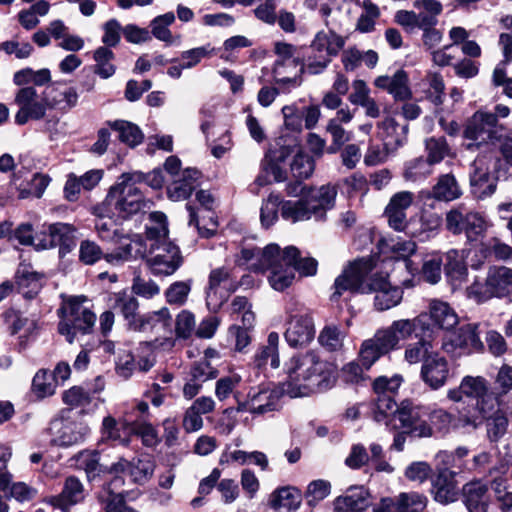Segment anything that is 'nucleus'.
<instances>
[{"label":"nucleus","mask_w":512,"mask_h":512,"mask_svg":"<svg viewBox=\"0 0 512 512\" xmlns=\"http://www.w3.org/2000/svg\"><path fill=\"white\" fill-rule=\"evenodd\" d=\"M284 369L287 379L283 385L287 386V394L292 398L324 392L336 382L337 366L320 359L314 350L295 354L285 363Z\"/></svg>","instance_id":"1"},{"label":"nucleus","mask_w":512,"mask_h":512,"mask_svg":"<svg viewBox=\"0 0 512 512\" xmlns=\"http://www.w3.org/2000/svg\"><path fill=\"white\" fill-rule=\"evenodd\" d=\"M113 302L110 304L112 309H119V313L125 320L126 329L133 332L152 331L156 325L162 322L165 328L171 326L172 316L167 307H162L157 311H150L144 314L138 312V299L129 294L127 289H122L114 293Z\"/></svg>","instance_id":"2"},{"label":"nucleus","mask_w":512,"mask_h":512,"mask_svg":"<svg viewBox=\"0 0 512 512\" xmlns=\"http://www.w3.org/2000/svg\"><path fill=\"white\" fill-rule=\"evenodd\" d=\"M500 405L501 402L496 399L484 407L462 406L458 410V425L475 430L485 424L488 439L497 443L506 434L509 425L507 414Z\"/></svg>","instance_id":"3"},{"label":"nucleus","mask_w":512,"mask_h":512,"mask_svg":"<svg viewBox=\"0 0 512 512\" xmlns=\"http://www.w3.org/2000/svg\"><path fill=\"white\" fill-rule=\"evenodd\" d=\"M386 248H389V244L384 238H380L377 242V253L350 262L348 267L336 277L333 285L335 291L331 294L330 301L338 302L345 291L362 294L363 278L373 271L378 261L384 262L386 260V257L381 258Z\"/></svg>","instance_id":"4"},{"label":"nucleus","mask_w":512,"mask_h":512,"mask_svg":"<svg viewBox=\"0 0 512 512\" xmlns=\"http://www.w3.org/2000/svg\"><path fill=\"white\" fill-rule=\"evenodd\" d=\"M337 186L326 184L319 188L304 185L300 191V199L294 202L295 221L309 219L314 215L317 220L324 221L327 211L335 206Z\"/></svg>","instance_id":"5"},{"label":"nucleus","mask_w":512,"mask_h":512,"mask_svg":"<svg viewBox=\"0 0 512 512\" xmlns=\"http://www.w3.org/2000/svg\"><path fill=\"white\" fill-rule=\"evenodd\" d=\"M126 187L120 186L114 190L112 185L105 199L92 207V214L97 218H109L114 225H122L144 208H147L141 198H130L124 193Z\"/></svg>","instance_id":"6"},{"label":"nucleus","mask_w":512,"mask_h":512,"mask_svg":"<svg viewBox=\"0 0 512 512\" xmlns=\"http://www.w3.org/2000/svg\"><path fill=\"white\" fill-rule=\"evenodd\" d=\"M437 474L432 478V492L434 500L441 504H449L458 499L459 490L455 477L468 471V463L462 459H439Z\"/></svg>","instance_id":"7"},{"label":"nucleus","mask_w":512,"mask_h":512,"mask_svg":"<svg viewBox=\"0 0 512 512\" xmlns=\"http://www.w3.org/2000/svg\"><path fill=\"white\" fill-rule=\"evenodd\" d=\"M477 303L492 298L507 297L512 291V269L505 266H491L484 283L475 281L469 288Z\"/></svg>","instance_id":"8"},{"label":"nucleus","mask_w":512,"mask_h":512,"mask_svg":"<svg viewBox=\"0 0 512 512\" xmlns=\"http://www.w3.org/2000/svg\"><path fill=\"white\" fill-rule=\"evenodd\" d=\"M276 144L279 147L268 149L261 161L262 173L255 179V183L260 187L272 183L269 179L270 174L273 176V181L277 183L284 182L287 179V172L281 167V163H284L293 153L297 145L296 139H293V144H286V140L281 136L276 140Z\"/></svg>","instance_id":"9"},{"label":"nucleus","mask_w":512,"mask_h":512,"mask_svg":"<svg viewBox=\"0 0 512 512\" xmlns=\"http://www.w3.org/2000/svg\"><path fill=\"white\" fill-rule=\"evenodd\" d=\"M463 396L468 400L463 406L484 407L499 397H494V392L490 391V385L486 378L482 376H464L459 387L450 389L447 398L454 402H461Z\"/></svg>","instance_id":"10"},{"label":"nucleus","mask_w":512,"mask_h":512,"mask_svg":"<svg viewBox=\"0 0 512 512\" xmlns=\"http://www.w3.org/2000/svg\"><path fill=\"white\" fill-rule=\"evenodd\" d=\"M76 228L69 223L56 222L43 225V230L36 234L38 243L35 244L37 250H45L58 247L59 257L62 259L69 254L75 247L77 238L75 236Z\"/></svg>","instance_id":"11"},{"label":"nucleus","mask_w":512,"mask_h":512,"mask_svg":"<svg viewBox=\"0 0 512 512\" xmlns=\"http://www.w3.org/2000/svg\"><path fill=\"white\" fill-rule=\"evenodd\" d=\"M401 427L409 434L415 433L419 437L432 436V428L427 422V407L415 405L410 399L403 400L395 409Z\"/></svg>","instance_id":"12"},{"label":"nucleus","mask_w":512,"mask_h":512,"mask_svg":"<svg viewBox=\"0 0 512 512\" xmlns=\"http://www.w3.org/2000/svg\"><path fill=\"white\" fill-rule=\"evenodd\" d=\"M285 339L289 346L298 347L309 344L315 336L313 317L306 313L302 315H290L288 328L285 331Z\"/></svg>","instance_id":"13"},{"label":"nucleus","mask_w":512,"mask_h":512,"mask_svg":"<svg viewBox=\"0 0 512 512\" xmlns=\"http://www.w3.org/2000/svg\"><path fill=\"white\" fill-rule=\"evenodd\" d=\"M449 376L448 361L444 356L427 355L420 371L422 381L432 390H437L445 385Z\"/></svg>","instance_id":"14"},{"label":"nucleus","mask_w":512,"mask_h":512,"mask_svg":"<svg viewBox=\"0 0 512 512\" xmlns=\"http://www.w3.org/2000/svg\"><path fill=\"white\" fill-rule=\"evenodd\" d=\"M96 322V314L84 308L77 316H72L68 321H59L58 333L65 337L69 344L74 343L77 334L88 335L93 332Z\"/></svg>","instance_id":"15"},{"label":"nucleus","mask_w":512,"mask_h":512,"mask_svg":"<svg viewBox=\"0 0 512 512\" xmlns=\"http://www.w3.org/2000/svg\"><path fill=\"white\" fill-rule=\"evenodd\" d=\"M497 115L492 112L477 110L466 122L463 137L477 141L487 131L490 140L498 139L497 132L492 128L498 125Z\"/></svg>","instance_id":"16"},{"label":"nucleus","mask_w":512,"mask_h":512,"mask_svg":"<svg viewBox=\"0 0 512 512\" xmlns=\"http://www.w3.org/2000/svg\"><path fill=\"white\" fill-rule=\"evenodd\" d=\"M371 494L364 486H350L345 495L333 501L334 512H364L371 505Z\"/></svg>","instance_id":"17"},{"label":"nucleus","mask_w":512,"mask_h":512,"mask_svg":"<svg viewBox=\"0 0 512 512\" xmlns=\"http://www.w3.org/2000/svg\"><path fill=\"white\" fill-rule=\"evenodd\" d=\"M465 250L450 249L443 256V272L449 284H461L467 280L468 265Z\"/></svg>","instance_id":"18"},{"label":"nucleus","mask_w":512,"mask_h":512,"mask_svg":"<svg viewBox=\"0 0 512 512\" xmlns=\"http://www.w3.org/2000/svg\"><path fill=\"white\" fill-rule=\"evenodd\" d=\"M462 501L468 512H488L490 503L488 485L473 480L463 485Z\"/></svg>","instance_id":"19"},{"label":"nucleus","mask_w":512,"mask_h":512,"mask_svg":"<svg viewBox=\"0 0 512 512\" xmlns=\"http://www.w3.org/2000/svg\"><path fill=\"white\" fill-rule=\"evenodd\" d=\"M42 278L43 274L33 271L30 263L21 262L15 272L14 282L18 292L23 291L24 298L33 299L41 288L39 282Z\"/></svg>","instance_id":"20"},{"label":"nucleus","mask_w":512,"mask_h":512,"mask_svg":"<svg viewBox=\"0 0 512 512\" xmlns=\"http://www.w3.org/2000/svg\"><path fill=\"white\" fill-rule=\"evenodd\" d=\"M302 502V492L293 486H282L275 489L269 499V506L278 512H295Z\"/></svg>","instance_id":"21"},{"label":"nucleus","mask_w":512,"mask_h":512,"mask_svg":"<svg viewBox=\"0 0 512 512\" xmlns=\"http://www.w3.org/2000/svg\"><path fill=\"white\" fill-rule=\"evenodd\" d=\"M121 181L114 184V190L120 186L128 187L130 184L136 185L144 183L153 190H161L165 183L163 169L156 167L148 173L142 171L124 172L120 176Z\"/></svg>","instance_id":"22"},{"label":"nucleus","mask_w":512,"mask_h":512,"mask_svg":"<svg viewBox=\"0 0 512 512\" xmlns=\"http://www.w3.org/2000/svg\"><path fill=\"white\" fill-rule=\"evenodd\" d=\"M45 94V92L43 93ZM61 100L56 98L50 99L44 95L40 101H34L27 106L19 108L15 114V123L17 125H25L29 120L38 121L45 117L47 109L56 108Z\"/></svg>","instance_id":"23"},{"label":"nucleus","mask_w":512,"mask_h":512,"mask_svg":"<svg viewBox=\"0 0 512 512\" xmlns=\"http://www.w3.org/2000/svg\"><path fill=\"white\" fill-rule=\"evenodd\" d=\"M428 319L432 321L433 327L442 330H451L458 324V316L454 309L440 300H433L430 303Z\"/></svg>","instance_id":"24"},{"label":"nucleus","mask_w":512,"mask_h":512,"mask_svg":"<svg viewBox=\"0 0 512 512\" xmlns=\"http://www.w3.org/2000/svg\"><path fill=\"white\" fill-rule=\"evenodd\" d=\"M105 124L112 130L118 133L117 139L129 146L135 148L140 145L144 140V134L140 127L127 120L117 119L114 121L108 120Z\"/></svg>","instance_id":"25"},{"label":"nucleus","mask_w":512,"mask_h":512,"mask_svg":"<svg viewBox=\"0 0 512 512\" xmlns=\"http://www.w3.org/2000/svg\"><path fill=\"white\" fill-rule=\"evenodd\" d=\"M257 262L251 264L249 270L253 273L264 274L267 270L282 268L281 248L276 243L266 245L260 251Z\"/></svg>","instance_id":"26"},{"label":"nucleus","mask_w":512,"mask_h":512,"mask_svg":"<svg viewBox=\"0 0 512 512\" xmlns=\"http://www.w3.org/2000/svg\"><path fill=\"white\" fill-rule=\"evenodd\" d=\"M391 328L395 331V334H399L401 338H407L412 334L418 336L430 330L429 324L427 323V314H421L413 320L402 319L394 321Z\"/></svg>","instance_id":"27"},{"label":"nucleus","mask_w":512,"mask_h":512,"mask_svg":"<svg viewBox=\"0 0 512 512\" xmlns=\"http://www.w3.org/2000/svg\"><path fill=\"white\" fill-rule=\"evenodd\" d=\"M56 384L48 369H40L32 379L30 392L36 400H42L55 393Z\"/></svg>","instance_id":"28"},{"label":"nucleus","mask_w":512,"mask_h":512,"mask_svg":"<svg viewBox=\"0 0 512 512\" xmlns=\"http://www.w3.org/2000/svg\"><path fill=\"white\" fill-rule=\"evenodd\" d=\"M128 467V460L119 457L118 461L111 465H105L99 462V469L96 470V476L111 475V479L107 482V488L120 489L125 484L124 468Z\"/></svg>","instance_id":"29"},{"label":"nucleus","mask_w":512,"mask_h":512,"mask_svg":"<svg viewBox=\"0 0 512 512\" xmlns=\"http://www.w3.org/2000/svg\"><path fill=\"white\" fill-rule=\"evenodd\" d=\"M96 64L93 66V72L102 79L112 77L116 72V66L110 63L115 59V53L104 46L98 47L93 54Z\"/></svg>","instance_id":"30"},{"label":"nucleus","mask_w":512,"mask_h":512,"mask_svg":"<svg viewBox=\"0 0 512 512\" xmlns=\"http://www.w3.org/2000/svg\"><path fill=\"white\" fill-rule=\"evenodd\" d=\"M290 170L296 181L301 183L304 179L312 176L315 170V160L313 156L299 149L293 157Z\"/></svg>","instance_id":"31"},{"label":"nucleus","mask_w":512,"mask_h":512,"mask_svg":"<svg viewBox=\"0 0 512 512\" xmlns=\"http://www.w3.org/2000/svg\"><path fill=\"white\" fill-rule=\"evenodd\" d=\"M432 195L437 200L452 201L461 195L454 175L444 174L439 177L436 185L432 188Z\"/></svg>","instance_id":"32"},{"label":"nucleus","mask_w":512,"mask_h":512,"mask_svg":"<svg viewBox=\"0 0 512 512\" xmlns=\"http://www.w3.org/2000/svg\"><path fill=\"white\" fill-rule=\"evenodd\" d=\"M147 263L152 268V273L156 276L159 275H172L183 263L181 252L177 249L172 255L171 260H167L165 255H156L147 260Z\"/></svg>","instance_id":"33"},{"label":"nucleus","mask_w":512,"mask_h":512,"mask_svg":"<svg viewBox=\"0 0 512 512\" xmlns=\"http://www.w3.org/2000/svg\"><path fill=\"white\" fill-rule=\"evenodd\" d=\"M409 84L410 79L407 71L399 69L392 76L389 94L393 96L395 101H409L413 97Z\"/></svg>","instance_id":"34"},{"label":"nucleus","mask_w":512,"mask_h":512,"mask_svg":"<svg viewBox=\"0 0 512 512\" xmlns=\"http://www.w3.org/2000/svg\"><path fill=\"white\" fill-rule=\"evenodd\" d=\"M154 468L155 465L150 460L128 461V467L124 468V476L129 475L133 482L142 484L153 475Z\"/></svg>","instance_id":"35"},{"label":"nucleus","mask_w":512,"mask_h":512,"mask_svg":"<svg viewBox=\"0 0 512 512\" xmlns=\"http://www.w3.org/2000/svg\"><path fill=\"white\" fill-rule=\"evenodd\" d=\"M486 231L487 224L484 217L479 212H468L464 231L467 242H477L485 236Z\"/></svg>","instance_id":"36"},{"label":"nucleus","mask_w":512,"mask_h":512,"mask_svg":"<svg viewBox=\"0 0 512 512\" xmlns=\"http://www.w3.org/2000/svg\"><path fill=\"white\" fill-rule=\"evenodd\" d=\"M443 270V256L441 253H434L424 260L421 274L424 280L430 284H437L441 280Z\"/></svg>","instance_id":"37"},{"label":"nucleus","mask_w":512,"mask_h":512,"mask_svg":"<svg viewBox=\"0 0 512 512\" xmlns=\"http://www.w3.org/2000/svg\"><path fill=\"white\" fill-rule=\"evenodd\" d=\"M393 395L377 396L373 401V418L377 422H382L390 415L397 417L395 409L398 407Z\"/></svg>","instance_id":"38"},{"label":"nucleus","mask_w":512,"mask_h":512,"mask_svg":"<svg viewBox=\"0 0 512 512\" xmlns=\"http://www.w3.org/2000/svg\"><path fill=\"white\" fill-rule=\"evenodd\" d=\"M331 492V484L327 480L318 479L309 483L305 492L307 505L314 508L320 501L324 500Z\"/></svg>","instance_id":"39"},{"label":"nucleus","mask_w":512,"mask_h":512,"mask_svg":"<svg viewBox=\"0 0 512 512\" xmlns=\"http://www.w3.org/2000/svg\"><path fill=\"white\" fill-rule=\"evenodd\" d=\"M403 297V290L398 286H391L374 297V307L378 311H385L397 306Z\"/></svg>","instance_id":"40"},{"label":"nucleus","mask_w":512,"mask_h":512,"mask_svg":"<svg viewBox=\"0 0 512 512\" xmlns=\"http://www.w3.org/2000/svg\"><path fill=\"white\" fill-rule=\"evenodd\" d=\"M131 430L134 435L141 438L142 444L145 447H156L161 442L157 430L150 421H134Z\"/></svg>","instance_id":"41"},{"label":"nucleus","mask_w":512,"mask_h":512,"mask_svg":"<svg viewBox=\"0 0 512 512\" xmlns=\"http://www.w3.org/2000/svg\"><path fill=\"white\" fill-rule=\"evenodd\" d=\"M391 286L388 273H371L368 277L363 278L362 294H380Z\"/></svg>","instance_id":"42"},{"label":"nucleus","mask_w":512,"mask_h":512,"mask_svg":"<svg viewBox=\"0 0 512 512\" xmlns=\"http://www.w3.org/2000/svg\"><path fill=\"white\" fill-rule=\"evenodd\" d=\"M385 353L372 339L364 340L359 351V360L364 369L369 370L371 366Z\"/></svg>","instance_id":"43"},{"label":"nucleus","mask_w":512,"mask_h":512,"mask_svg":"<svg viewBox=\"0 0 512 512\" xmlns=\"http://www.w3.org/2000/svg\"><path fill=\"white\" fill-rule=\"evenodd\" d=\"M64 404L71 407H80L89 405L92 402V396L81 386H72L62 394Z\"/></svg>","instance_id":"44"},{"label":"nucleus","mask_w":512,"mask_h":512,"mask_svg":"<svg viewBox=\"0 0 512 512\" xmlns=\"http://www.w3.org/2000/svg\"><path fill=\"white\" fill-rule=\"evenodd\" d=\"M403 377L395 374L392 378L386 376L377 377L372 383V389L377 396L394 394L399 389Z\"/></svg>","instance_id":"45"},{"label":"nucleus","mask_w":512,"mask_h":512,"mask_svg":"<svg viewBox=\"0 0 512 512\" xmlns=\"http://www.w3.org/2000/svg\"><path fill=\"white\" fill-rule=\"evenodd\" d=\"M284 116V126L287 130L300 133L302 131V123L304 112L301 111L295 104L285 105L282 108Z\"/></svg>","instance_id":"46"},{"label":"nucleus","mask_w":512,"mask_h":512,"mask_svg":"<svg viewBox=\"0 0 512 512\" xmlns=\"http://www.w3.org/2000/svg\"><path fill=\"white\" fill-rule=\"evenodd\" d=\"M195 327V316L191 311L182 310L176 317L175 335L178 339H188Z\"/></svg>","instance_id":"47"},{"label":"nucleus","mask_w":512,"mask_h":512,"mask_svg":"<svg viewBox=\"0 0 512 512\" xmlns=\"http://www.w3.org/2000/svg\"><path fill=\"white\" fill-rule=\"evenodd\" d=\"M190 290L191 286L189 283L176 281L166 289V301L171 305H183L187 300Z\"/></svg>","instance_id":"48"},{"label":"nucleus","mask_w":512,"mask_h":512,"mask_svg":"<svg viewBox=\"0 0 512 512\" xmlns=\"http://www.w3.org/2000/svg\"><path fill=\"white\" fill-rule=\"evenodd\" d=\"M104 256L98 244L90 240H83L79 248V260L85 265H93Z\"/></svg>","instance_id":"49"},{"label":"nucleus","mask_w":512,"mask_h":512,"mask_svg":"<svg viewBox=\"0 0 512 512\" xmlns=\"http://www.w3.org/2000/svg\"><path fill=\"white\" fill-rule=\"evenodd\" d=\"M1 316L12 336L18 334L29 322V319L24 317L21 311L12 307L6 309Z\"/></svg>","instance_id":"50"},{"label":"nucleus","mask_w":512,"mask_h":512,"mask_svg":"<svg viewBox=\"0 0 512 512\" xmlns=\"http://www.w3.org/2000/svg\"><path fill=\"white\" fill-rule=\"evenodd\" d=\"M216 49L210 43L206 45L192 48L181 53L182 59H187L185 67L192 68L201 62L203 58H209L215 54Z\"/></svg>","instance_id":"51"},{"label":"nucleus","mask_w":512,"mask_h":512,"mask_svg":"<svg viewBox=\"0 0 512 512\" xmlns=\"http://www.w3.org/2000/svg\"><path fill=\"white\" fill-rule=\"evenodd\" d=\"M295 279L293 272H288L282 268H275L271 270V275L268 277L271 287L279 292H283L290 287Z\"/></svg>","instance_id":"52"},{"label":"nucleus","mask_w":512,"mask_h":512,"mask_svg":"<svg viewBox=\"0 0 512 512\" xmlns=\"http://www.w3.org/2000/svg\"><path fill=\"white\" fill-rule=\"evenodd\" d=\"M426 149L428 151L427 162L433 165L440 163L445 158L449 147L444 138H431L426 144Z\"/></svg>","instance_id":"53"},{"label":"nucleus","mask_w":512,"mask_h":512,"mask_svg":"<svg viewBox=\"0 0 512 512\" xmlns=\"http://www.w3.org/2000/svg\"><path fill=\"white\" fill-rule=\"evenodd\" d=\"M456 345L460 347L471 346L476 351L482 352L484 350V344L481 341L479 334L475 328L467 326L460 329V333L457 336Z\"/></svg>","instance_id":"54"},{"label":"nucleus","mask_w":512,"mask_h":512,"mask_svg":"<svg viewBox=\"0 0 512 512\" xmlns=\"http://www.w3.org/2000/svg\"><path fill=\"white\" fill-rule=\"evenodd\" d=\"M397 505H399V508L403 511V509H417V512L419 510H422L426 507L427 498L417 492H411V493H400L397 497Z\"/></svg>","instance_id":"55"},{"label":"nucleus","mask_w":512,"mask_h":512,"mask_svg":"<svg viewBox=\"0 0 512 512\" xmlns=\"http://www.w3.org/2000/svg\"><path fill=\"white\" fill-rule=\"evenodd\" d=\"M122 29L118 20L114 18L108 20L103 26L104 34L102 36V42L104 43V47L109 49L116 47L121 40L120 32Z\"/></svg>","instance_id":"56"},{"label":"nucleus","mask_w":512,"mask_h":512,"mask_svg":"<svg viewBox=\"0 0 512 512\" xmlns=\"http://www.w3.org/2000/svg\"><path fill=\"white\" fill-rule=\"evenodd\" d=\"M427 422L433 429V427L441 432L447 430L452 421V414L442 409L431 410L427 407Z\"/></svg>","instance_id":"57"},{"label":"nucleus","mask_w":512,"mask_h":512,"mask_svg":"<svg viewBox=\"0 0 512 512\" xmlns=\"http://www.w3.org/2000/svg\"><path fill=\"white\" fill-rule=\"evenodd\" d=\"M381 348V350L387 354L391 350L395 349L399 342V336L395 334V331L390 327L386 330H379L376 332L373 338H371Z\"/></svg>","instance_id":"58"},{"label":"nucleus","mask_w":512,"mask_h":512,"mask_svg":"<svg viewBox=\"0 0 512 512\" xmlns=\"http://www.w3.org/2000/svg\"><path fill=\"white\" fill-rule=\"evenodd\" d=\"M467 213L463 214L458 209H452L446 213V229L453 235H460L466 228Z\"/></svg>","instance_id":"59"},{"label":"nucleus","mask_w":512,"mask_h":512,"mask_svg":"<svg viewBox=\"0 0 512 512\" xmlns=\"http://www.w3.org/2000/svg\"><path fill=\"white\" fill-rule=\"evenodd\" d=\"M159 292L160 288L153 280L146 282L140 276H135L133 278L132 293L135 295L150 299L159 294Z\"/></svg>","instance_id":"60"},{"label":"nucleus","mask_w":512,"mask_h":512,"mask_svg":"<svg viewBox=\"0 0 512 512\" xmlns=\"http://www.w3.org/2000/svg\"><path fill=\"white\" fill-rule=\"evenodd\" d=\"M195 189L196 185H190L180 179L174 186L167 187L166 194L169 200L176 202L189 199Z\"/></svg>","instance_id":"61"},{"label":"nucleus","mask_w":512,"mask_h":512,"mask_svg":"<svg viewBox=\"0 0 512 512\" xmlns=\"http://www.w3.org/2000/svg\"><path fill=\"white\" fill-rule=\"evenodd\" d=\"M496 383L499 385L500 392L494 393V397H499L502 402V397L512 390V366L503 364L499 369L496 376Z\"/></svg>","instance_id":"62"},{"label":"nucleus","mask_w":512,"mask_h":512,"mask_svg":"<svg viewBox=\"0 0 512 512\" xmlns=\"http://www.w3.org/2000/svg\"><path fill=\"white\" fill-rule=\"evenodd\" d=\"M488 351L496 356H502L507 352V343L505 338L496 330H489L485 337Z\"/></svg>","instance_id":"63"},{"label":"nucleus","mask_w":512,"mask_h":512,"mask_svg":"<svg viewBox=\"0 0 512 512\" xmlns=\"http://www.w3.org/2000/svg\"><path fill=\"white\" fill-rule=\"evenodd\" d=\"M404 474L411 481L424 482L431 477L432 468L427 462H412Z\"/></svg>","instance_id":"64"}]
</instances>
